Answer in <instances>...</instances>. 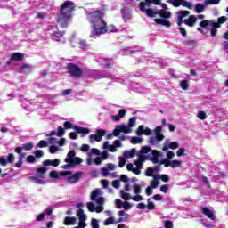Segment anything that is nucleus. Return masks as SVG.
Wrapping results in <instances>:
<instances>
[{"mask_svg": "<svg viewBox=\"0 0 228 228\" xmlns=\"http://www.w3.org/2000/svg\"><path fill=\"white\" fill-rule=\"evenodd\" d=\"M136 154V149L133 148L131 151H126L123 153L124 158L129 159V158H134Z\"/></svg>", "mask_w": 228, "mask_h": 228, "instance_id": "393cba45", "label": "nucleus"}, {"mask_svg": "<svg viewBox=\"0 0 228 228\" xmlns=\"http://www.w3.org/2000/svg\"><path fill=\"white\" fill-rule=\"evenodd\" d=\"M120 133H122V130L120 129L119 125L116 126V128L113 130L112 134H114V136H120Z\"/></svg>", "mask_w": 228, "mask_h": 228, "instance_id": "6e6d98bb", "label": "nucleus"}, {"mask_svg": "<svg viewBox=\"0 0 228 228\" xmlns=\"http://www.w3.org/2000/svg\"><path fill=\"white\" fill-rule=\"evenodd\" d=\"M134 191L135 195H140V193H142V186L138 185V184H134Z\"/></svg>", "mask_w": 228, "mask_h": 228, "instance_id": "13d9d810", "label": "nucleus"}, {"mask_svg": "<svg viewBox=\"0 0 228 228\" xmlns=\"http://www.w3.org/2000/svg\"><path fill=\"white\" fill-rule=\"evenodd\" d=\"M14 151L17 154H20V159H21V161L24 159V158H26V153H22V148L20 147H16Z\"/></svg>", "mask_w": 228, "mask_h": 228, "instance_id": "58836bf2", "label": "nucleus"}, {"mask_svg": "<svg viewBox=\"0 0 228 228\" xmlns=\"http://www.w3.org/2000/svg\"><path fill=\"white\" fill-rule=\"evenodd\" d=\"M11 60L12 61H20V60H24V54L20 53H12Z\"/></svg>", "mask_w": 228, "mask_h": 228, "instance_id": "bb28decb", "label": "nucleus"}, {"mask_svg": "<svg viewBox=\"0 0 228 228\" xmlns=\"http://www.w3.org/2000/svg\"><path fill=\"white\" fill-rule=\"evenodd\" d=\"M201 213L205 215V216H208V218H210V220H216V216L214 215L213 210L208 208V207H203L201 208Z\"/></svg>", "mask_w": 228, "mask_h": 228, "instance_id": "f3484780", "label": "nucleus"}, {"mask_svg": "<svg viewBox=\"0 0 228 228\" xmlns=\"http://www.w3.org/2000/svg\"><path fill=\"white\" fill-rule=\"evenodd\" d=\"M34 13H37V7L32 6L29 10H25V15H34Z\"/></svg>", "mask_w": 228, "mask_h": 228, "instance_id": "79ce46f5", "label": "nucleus"}, {"mask_svg": "<svg viewBox=\"0 0 228 228\" xmlns=\"http://www.w3.org/2000/svg\"><path fill=\"white\" fill-rule=\"evenodd\" d=\"M159 179H160L159 175H154L153 181L151 182L150 188H153V189L158 188V185L159 184V181H158Z\"/></svg>", "mask_w": 228, "mask_h": 228, "instance_id": "a878e982", "label": "nucleus"}, {"mask_svg": "<svg viewBox=\"0 0 228 228\" xmlns=\"http://www.w3.org/2000/svg\"><path fill=\"white\" fill-rule=\"evenodd\" d=\"M119 162H118V167L124 168L126 166V159L124 157H118Z\"/></svg>", "mask_w": 228, "mask_h": 228, "instance_id": "4d7b16f0", "label": "nucleus"}, {"mask_svg": "<svg viewBox=\"0 0 228 228\" xmlns=\"http://www.w3.org/2000/svg\"><path fill=\"white\" fill-rule=\"evenodd\" d=\"M121 129V133H125V134H129L132 133L133 129H131L127 125H118Z\"/></svg>", "mask_w": 228, "mask_h": 228, "instance_id": "c756f323", "label": "nucleus"}, {"mask_svg": "<svg viewBox=\"0 0 228 228\" xmlns=\"http://www.w3.org/2000/svg\"><path fill=\"white\" fill-rule=\"evenodd\" d=\"M88 211L91 213L95 212V206L94 205V202H87L86 204Z\"/></svg>", "mask_w": 228, "mask_h": 228, "instance_id": "bf43d9fd", "label": "nucleus"}, {"mask_svg": "<svg viewBox=\"0 0 228 228\" xmlns=\"http://www.w3.org/2000/svg\"><path fill=\"white\" fill-rule=\"evenodd\" d=\"M102 195V191L97 188L91 192V200L93 202H96L98 206H103L105 202V199Z\"/></svg>", "mask_w": 228, "mask_h": 228, "instance_id": "0eeeda50", "label": "nucleus"}, {"mask_svg": "<svg viewBox=\"0 0 228 228\" xmlns=\"http://www.w3.org/2000/svg\"><path fill=\"white\" fill-rule=\"evenodd\" d=\"M89 22L92 24L93 30L90 34V38H97L100 35H104L106 33H117L118 29L115 25H109L102 20L104 12L96 10L93 12L90 11L86 12Z\"/></svg>", "mask_w": 228, "mask_h": 228, "instance_id": "f257e3e1", "label": "nucleus"}, {"mask_svg": "<svg viewBox=\"0 0 228 228\" xmlns=\"http://www.w3.org/2000/svg\"><path fill=\"white\" fill-rule=\"evenodd\" d=\"M132 88L134 92H138V94H148L150 92L149 88L143 87V86L140 85L139 83H133Z\"/></svg>", "mask_w": 228, "mask_h": 228, "instance_id": "f8f14e48", "label": "nucleus"}, {"mask_svg": "<svg viewBox=\"0 0 228 228\" xmlns=\"http://www.w3.org/2000/svg\"><path fill=\"white\" fill-rule=\"evenodd\" d=\"M183 22L186 26H189V28H193L197 22V17L195 15H191L189 16V19L183 20Z\"/></svg>", "mask_w": 228, "mask_h": 228, "instance_id": "aec40b11", "label": "nucleus"}, {"mask_svg": "<svg viewBox=\"0 0 228 228\" xmlns=\"http://www.w3.org/2000/svg\"><path fill=\"white\" fill-rule=\"evenodd\" d=\"M76 217H70V216H67L64 219V224L65 225H74L76 224Z\"/></svg>", "mask_w": 228, "mask_h": 228, "instance_id": "7c9ffc66", "label": "nucleus"}, {"mask_svg": "<svg viewBox=\"0 0 228 228\" xmlns=\"http://www.w3.org/2000/svg\"><path fill=\"white\" fill-rule=\"evenodd\" d=\"M61 37H63V32L57 31L53 33V40L55 42H60Z\"/></svg>", "mask_w": 228, "mask_h": 228, "instance_id": "72a5a7b5", "label": "nucleus"}, {"mask_svg": "<svg viewBox=\"0 0 228 228\" xmlns=\"http://www.w3.org/2000/svg\"><path fill=\"white\" fill-rule=\"evenodd\" d=\"M90 140H91V142H102V137L101 135H98L97 134H91L89 136Z\"/></svg>", "mask_w": 228, "mask_h": 228, "instance_id": "f704fd0d", "label": "nucleus"}, {"mask_svg": "<svg viewBox=\"0 0 228 228\" xmlns=\"http://www.w3.org/2000/svg\"><path fill=\"white\" fill-rule=\"evenodd\" d=\"M73 129L76 131V133H77V134H81L82 138L86 136V134H90V129L83 126H74Z\"/></svg>", "mask_w": 228, "mask_h": 228, "instance_id": "2eb2a0df", "label": "nucleus"}, {"mask_svg": "<svg viewBox=\"0 0 228 228\" xmlns=\"http://www.w3.org/2000/svg\"><path fill=\"white\" fill-rule=\"evenodd\" d=\"M30 181H33L34 183H36L37 184H45V181L37 177V176H31L29 178Z\"/></svg>", "mask_w": 228, "mask_h": 228, "instance_id": "a19ab883", "label": "nucleus"}, {"mask_svg": "<svg viewBox=\"0 0 228 228\" xmlns=\"http://www.w3.org/2000/svg\"><path fill=\"white\" fill-rule=\"evenodd\" d=\"M7 163H13V161H15V155H13V153H10L7 156Z\"/></svg>", "mask_w": 228, "mask_h": 228, "instance_id": "e2e57ef3", "label": "nucleus"}, {"mask_svg": "<svg viewBox=\"0 0 228 228\" xmlns=\"http://www.w3.org/2000/svg\"><path fill=\"white\" fill-rule=\"evenodd\" d=\"M115 224V218L113 217H109L104 221V225H111Z\"/></svg>", "mask_w": 228, "mask_h": 228, "instance_id": "680f3d73", "label": "nucleus"}, {"mask_svg": "<svg viewBox=\"0 0 228 228\" xmlns=\"http://www.w3.org/2000/svg\"><path fill=\"white\" fill-rule=\"evenodd\" d=\"M32 70H33V67L29 64H23L20 67L21 74H31Z\"/></svg>", "mask_w": 228, "mask_h": 228, "instance_id": "5701e85b", "label": "nucleus"}, {"mask_svg": "<svg viewBox=\"0 0 228 228\" xmlns=\"http://www.w3.org/2000/svg\"><path fill=\"white\" fill-rule=\"evenodd\" d=\"M143 142V138L142 137H132L130 140V143H133V145H136L137 143H142Z\"/></svg>", "mask_w": 228, "mask_h": 228, "instance_id": "ea45409f", "label": "nucleus"}, {"mask_svg": "<svg viewBox=\"0 0 228 228\" xmlns=\"http://www.w3.org/2000/svg\"><path fill=\"white\" fill-rule=\"evenodd\" d=\"M162 224L165 228H174V222L168 219L163 220Z\"/></svg>", "mask_w": 228, "mask_h": 228, "instance_id": "4c0bfd02", "label": "nucleus"}, {"mask_svg": "<svg viewBox=\"0 0 228 228\" xmlns=\"http://www.w3.org/2000/svg\"><path fill=\"white\" fill-rule=\"evenodd\" d=\"M91 227L92 228H100V226H99V220H97L95 218H92V220H91Z\"/></svg>", "mask_w": 228, "mask_h": 228, "instance_id": "864d4df0", "label": "nucleus"}, {"mask_svg": "<svg viewBox=\"0 0 228 228\" xmlns=\"http://www.w3.org/2000/svg\"><path fill=\"white\" fill-rule=\"evenodd\" d=\"M78 45L83 51H88V49H90V45L86 43V40H81Z\"/></svg>", "mask_w": 228, "mask_h": 228, "instance_id": "2f4dec72", "label": "nucleus"}, {"mask_svg": "<svg viewBox=\"0 0 228 228\" xmlns=\"http://www.w3.org/2000/svg\"><path fill=\"white\" fill-rule=\"evenodd\" d=\"M46 172H47V168H45V167H37L36 175H37V177H40L41 179H45Z\"/></svg>", "mask_w": 228, "mask_h": 228, "instance_id": "b1692460", "label": "nucleus"}, {"mask_svg": "<svg viewBox=\"0 0 228 228\" xmlns=\"http://www.w3.org/2000/svg\"><path fill=\"white\" fill-rule=\"evenodd\" d=\"M206 2H204V4H197L195 5V12L196 13H202V12H204L206 10Z\"/></svg>", "mask_w": 228, "mask_h": 228, "instance_id": "c85d7f7f", "label": "nucleus"}, {"mask_svg": "<svg viewBox=\"0 0 228 228\" xmlns=\"http://www.w3.org/2000/svg\"><path fill=\"white\" fill-rule=\"evenodd\" d=\"M200 26L205 29H210L211 37H216V33H218V28H220V25L216 21L208 20L200 22Z\"/></svg>", "mask_w": 228, "mask_h": 228, "instance_id": "39448f33", "label": "nucleus"}, {"mask_svg": "<svg viewBox=\"0 0 228 228\" xmlns=\"http://www.w3.org/2000/svg\"><path fill=\"white\" fill-rule=\"evenodd\" d=\"M68 70L72 77H81L83 74V70H81V68L74 63L68 64Z\"/></svg>", "mask_w": 228, "mask_h": 228, "instance_id": "1a4fd4ad", "label": "nucleus"}, {"mask_svg": "<svg viewBox=\"0 0 228 228\" xmlns=\"http://www.w3.org/2000/svg\"><path fill=\"white\" fill-rule=\"evenodd\" d=\"M115 205L118 209H122V208L124 207V202H122L120 199H117L115 200Z\"/></svg>", "mask_w": 228, "mask_h": 228, "instance_id": "603ef678", "label": "nucleus"}, {"mask_svg": "<svg viewBox=\"0 0 228 228\" xmlns=\"http://www.w3.org/2000/svg\"><path fill=\"white\" fill-rule=\"evenodd\" d=\"M77 216L79 220V224H86V220H88V216L85 214V210L83 208H78L77 210Z\"/></svg>", "mask_w": 228, "mask_h": 228, "instance_id": "ddd939ff", "label": "nucleus"}, {"mask_svg": "<svg viewBox=\"0 0 228 228\" xmlns=\"http://www.w3.org/2000/svg\"><path fill=\"white\" fill-rule=\"evenodd\" d=\"M177 15L178 17L184 19V17H188V15H190V11H178Z\"/></svg>", "mask_w": 228, "mask_h": 228, "instance_id": "49530a36", "label": "nucleus"}, {"mask_svg": "<svg viewBox=\"0 0 228 228\" xmlns=\"http://www.w3.org/2000/svg\"><path fill=\"white\" fill-rule=\"evenodd\" d=\"M35 157L36 158H43L44 157V151L42 150H37L35 151Z\"/></svg>", "mask_w": 228, "mask_h": 228, "instance_id": "338daca9", "label": "nucleus"}, {"mask_svg": "<svg viewBox=\"0 0 228 228\" xmlns=\"http://www.w3.org/2000/svg\"><path fill=\"white\" fill-rule=\"evenodd\" d=\"M76 157V151H70L67 154V158L64 159L65 163H69V161H72L74 158Z\"/></svg>", "mask_w": 228, "mask_h": 228, "instance_id": "473e14b6", "label": "nucleus"}, {"mask_svg": "<svg viewBox=\"0 0 228 228\" xmlns=\"http://www.w3.org/2000/svg\"><path fill=\"white\" fill-rule=\"evenodd\" d=\"M126 110L121 109L118 111V114L111 116V118L114 122H120V118H124L126 117Z\"/></svg>", "mask_w": 228, "mask_h": 228, "instance_id": "412c9836", "label": "nucleus"}, {"mask_svg": "<svg viewBox=\"0 0 228 228\" xmlns=\"http://www.w3.org/2000/svg\"><path fill=\"white\" fill-rule=\"evenodd\" d=\"M136 134L137 136H142V134H145V127L142 125L139 126L136 131Z\"/></svg>", "mask_w": 228, "mask_h": 228, "instance_id": "a18cd8bd", "label": "nucleus"}, {"mask_svg": "<svg viewBox=\"0 0 228 228\" xmlns=\"http://www.w3.org/2000/svg\"><path fill=\"white\" fill-rule=\"evenodd\" d=\"M131 129H133V127H134V126H136V118L135 117H132L129 120H128V125H127Z\"/></svg>", "mask_w": 228, "mask_h": 228, "instance_id": "37998d69", "label": "nucleus"}, {"mask_svg": "<svg viewBox=\"0 0 228 228\" xmlns=\"http://www.w3.org/2000/svg\"><path fill=\"white\" fill-rule=\"evenodd\" d=\"M151 4H156L157 6L161 5V0H145V2H140L139 9L142 13H146L147 17L154 18L159 15L161 19H170L172 13L164 10L152 11V9H146L145 6L151 7Z\"/></svg>", "mask_w": 228, "mask_h": 228, "instance_id": "7ed1b4c3", "label": "nucleus"}, {"mask_svg": "<svg viewBox=\"0 0 228 228\" xmlns=\"http://www.w3.org/2000/svg\"><path fill=\"white\" fill-rule=\"evenodd\" d=\"M61 163V160L59 159H55L53 160L52 159H46L43 162L44 167H59Z\"/></svg>", "mask_w": 228, "mask_h": 228, "instance_id": "a211bd4d", "label": "nucleus"}, {"mask_svg": "<svg viewBox=\"0 0 228 228\" xmlns=\"http://www.w3.org/2000/svg\"><path fill=\"white\" fill-rule=\"evenodd\" d=\"M168 149H172L175 151V149H179V142H170L168 139H166L164 142V146L162 148L163 152H167Z\"/></svg>", "mask_w": 228, "mask_h": 228, "instance_id": "9d476101", "label": "nucleus"}, {"mask_svg": "<svg viewBox=\"0 0 228 228\" xmlns=\"http://www.w3.org/2000/svg\"><path fill=\"white\" fill-rule=\"evenodd\" d=\"M21 151H31L33 149V142H28L20 146Z\"/></svg>", "mask_w": 228, "mask_h": 228, "instance_id": "c9c22d12", "label": "nucleus"}, {"mask_svg": "<svg viewBox=\"0 0 228 228\" xmlns=\"http://www.w3.org/2000/svg\"><path fill=\"white\" fill-rule=\"evenodd\" d=\"M22 108L26 109L28 111L31 110V103L25 100V102H22L21 103Z\"/></svg>", "mask_w": 228, "mask_h": 228, "instance_id": "3c124183", "label": "nucleus"}, {"mask_svg": "<svg viewBox=\"0 0 228 228\" xmlns=\"http://www.w3.org/2000/svg\"><path fill=\"white\" fill-rule=\"evenodd\" d=\"M163 140H165V135H152L149 138L148 143H150V145H158V143L163 142Z\"/></svg>", "mask_w": 228, "mask_h": 228, "instance_id": "4468645a", "label": "nucleus"}, {"mask_svg": "<svg viewBox=\"0 0 228 228\" xmlns=\"http://www.w3.org/2000/svg\"><path fill=\"white\" fill-rule=\"evenodd\" d=\"M167 3H168V4H172V6H175V8L183 6L184 8H188L189 10H193V4L186 0H167Z\"/></svg>", "mask_w": 228, "mask_h": 228, "instance_id": "6e6552de", "label": "nucleus"}, {"mask_svg": "<svg viewBox=\"0 0 228 228\" xmlns=\"http://www.w3.org/2000/svg\"><path fill=\"white\" fill-rule=\"evenodd\" d=\"M134 165H135L136 167H133V164L131 163L127 164L126 170H128V172H133L136 175H140V174H142V171H140V167H142V164H140V161L135 160L134 162Z\"/></svg>", "mask_w": 228, "mask_h": 228, "instance_id": "9b49d317", "label": "nucleus"}, {"mask_svg": "<svg viewBox=\"0 0 228 228\" xmlns=\"http://www.w3.org/2000/svg\"><path fill=\"white\" fill-rule=\"evenodd\" d=\"M221 0H205V6H209L211 4H220Z\"/></svg>", "mask_w": 228, "mask_h": 228, "instance_id": "c03bdc74", "label": "nucleus"}, {"mask_svg": "<svg viewBox=\"0 0 228 228\" xmlns=\"http://www.w3.org/2000/svg\"><path fill=\"white\" fill-rule=\"evenodd\" d=\"M152 174H154V169L152 168V167H148L147 169H146V172H145V175L147 176V177H154V175H152Z\"/></svg>", "mask_w": 228, "mask_h": 228, "instance_id": "8fccbe9b", "label": "nucleus"}, {"mask_svg": "<svg viewBox=\"0 0 228 228\" xmlns=\"http://www.w3.org/2000/svg\"><path fill=\"white\" fill-rule=\"evenodd\" d=\"M200 183H202V184L205 186V188L209 189L211 188V184L209 183V179L206 176H200L199 178Z\"/></svg>", "mask_w": 228, "mask_h": 228, "instance_id": "cd10ccee", "label": "nucleus"}, {"mask_svg": "<svg viewBox=\"0 0 228 228\" xmlns=\"http://www.w3.org/2000/svg\"><path fill=\"white\" fill-rule=\"evenodd\" d=\"M37 161V159L33 155H29L27 157V162L28 163H35Z\"/></svg>", "mask_w": 228, "mask_h": 228, "instance_id": "774afa93", "label": "nucleus"}, {"mask_svg": "<svg viewBox=\"0 0 228 228\" xmlns=\"http://www.w3.org/2000/svg\"><path fill=\"white\" fill-rule=\"evenodd\" d=\"M65 134V129L61 126H58L57 128V136L61 137Z\"/></svg>", "mask_w": 228, "mask_h": 228, "instance_id": "052dcab7", "label": "nucleus"}, {"mask_svg": "<svg viewBox=\"0 0 228 228\" xmlns=\"http://www.w3.org/2000/svg\"><path fill=\"white\" fill-rule=\"evenodd\" d=\"M207 115H206V112L200 110L199 113H198V118H200V120H206L207 118Z\"/></svg>", "mask_w": 228, "mask_h": 228, "instance_id": "0e129e2a", "label": "nucleus"}, {"mask_svg": "<svg viewBox=\"0 0 228 228\" xmlns=\"http://www.w3.org/2000/svg\"><path fill=\"white\" fill-rule=\"evenodd\" d=\"M183 162L181 160H172L171 161V168H178V167H181V164Z\"/></svg>", "mask_w": 228, "mask_h": 228, "instance_id": "de8ad7c7", "label": "nucleus"}, {"mask_svg": "<svg viewBox=\"0 0 228 228\" xmlns=\"http://www.w3.org/2000/svg\"><path fill=\"white\" fill-rule=\"evenodd\" d=\"M72 12H74V2H64L57 18V22L61 26V28H65L69 26V20L72 15Z\"/></svg>", "mask_w": 228, "mask_h": 228, "instance_id": "20e7f679", "label": "nucleus"}, {"mask_svg": "<svg viewBox=\"0 0 228 228\" xmlns=\"http://www.w3.org/2000/svg\"><path fill=\"white\" fill-rule=\"evenodd\" d=\"M130 200H134V202H142L143 200V197L140 194H136L135 196L130 198Z\"/></svg>", "mask_w": 228, "mask_h": 228, "instance_id": "09e8293b", "label": "nucleus"}, {"mask_svg": "<svg viewBox=\"0 0 228 228\" xmlns=\"http://www.w3.org/2000/svg\"><path fill=\"white\" fill-rule=\"evenodd\" d=\"M138 51H142L141 49H138V47H126L119 51L118 54H121V56H124L125 54H131L132 53H138Z\"/></svg>", "mask_w": 228, "mask_h": 228, "instance_id": "dca6fc26", "label": "nucleus"}, {"mask_svg": "<svg viewBox=\"0 0 228 228\" xmlns=\"http://www.w3.org/2000/svg\"><path fill=\"white\" fill-rule=\"evenodd\" d=\"M87 77H91L92 79H102L104 77L108 79H113V75L110 73V71H99V70H89L87 72Z\"/></svg>", "mask_w": 228, "mask_h": 228, "instance_id": "423d86ee", "label": "nucleus"}, {"mask_svg": "<svg viewBox=\"0 0 228 228\" xmlns=\"http://www.w3.org/2000/svg\"><path fill=\"white\" fill-rule=\"evenodd\" d=\"M120 196L123 200H131V194L125 192L123 190L120 191Z\"/></svg>", "mask_w": 228, "mask_h": 228, "instance_id": "e433bc0d", "label": "nucleus"}, {"mask_svg": "<svg viewBox=\"0 0 228 228\" xmlns=\"http://www.w3.org/2000/svg\"><path fill=\"white\" fill-rule=\"evenodd\" d=\"M81 175H83V172H81V171L77 172L73 175H71L68 178V182L74 184V183H77V181H79V179H81Z\"/></svg>", "mask_w": 228, "mask_h": 228, "instance_id": "6ab92c4d", "label": "nucleus"}, {"mask_svg": "<svg viewBox=\"0 0 228 228\" xmlns=\"http://www.w3.org/2000/svg\"><path fill=\"white\" fill-rule=\"evenodd\" d=\"M97 62L102 65L104 69H110L111 67V61L100 57L97 59Z\"/></svg>", "mask_w": 228, "mask_h": 228, "instance_id": "4be33fe9", "label": "nucleus"}, {"mask_svg": "<svg viewBox=\"0 0 228 228\" xmlns=\"http://www.w3.org/2000/svg\"><path fill=\"white\" fill-rule=\"evenodd\" d=\"M138 160L141 163H145V161H152L155 165L159 163V165H164L166 168L171 167L172 161L168 159H163V152L158 150H152L150 146H143L141 148L140 151L137 153ZM159 159H162L159 161Z\"/></svg>", "mask_w": 228, "mask_h": 228, "instance_id": "f03ea898", "label": "nucleus"}, {"mask_svg": "<svg viewBox=\"0 0 228 228\" xmlns=\"http://www.w3.org/2000/svg\"><path fill=\"white\" fill-rule=\"evenodd\" d=\"M180 86H181L182 90H188V86H189L188 80H182L180 82Z\"/></svg>", "mask_w": 228, "mask_h": 228, "instance_id": "5fc2aeb1", "label": "nucleus"}, {"mask_svg": "<svg viewBox=\"0 0 228 228\" xmlns=\"http://www.w3.org/2000/svg\"><path fill=\"white\" fill-rule=\"evenodd\" d=\"M37 147H39V149L47 147V141H45V140L39 141V142L37 143Z\"/></svg>", "mask_w": 228, "mask_h": 228, "instance_id": "69168bd1", "label": "nucleus"}]
</instances>
